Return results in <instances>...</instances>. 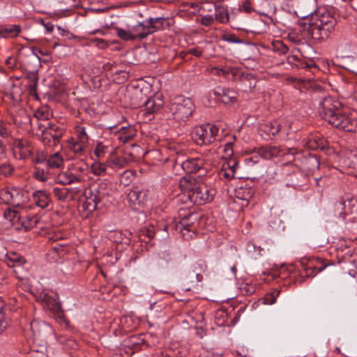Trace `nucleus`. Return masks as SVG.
I'll list each match as a JSON object with an SVG mask.
<instances>
[{
    "label": "nucleus",
    "instance_id": "79ce46f5",
    "mask_svg": "<svg viewBox=\"0 0 357 357\" xmlns=\"http://www.w3.org/2000/svg\"><path fill=\"white\" fill-rule=\"evenodd\" d=\"M222 40L230 43L241 44L243 43L242 40L234 34H225L222 36Z\"/></svg>",
    "mask_w": 357,
    "mask_h": 357
},
{
    "label": "nucleus",
    "instance_id": "338daca9",
    "mask_svg": "<svg viewBox=\"0 0 357 357\" xmlns=\"http://www.w3.org/2000/svg\"><path fill=\"white\" fill-rule=\"evenodd\" d=\"M147 235H148L149 238H153L154 236V233L152 230H148Z\"/></svg>",
    "mask_w": 357,
    "mask_h": 357
},
{
    "label": "nucleus",
    "instance_id": "603ef678",
    "mask_svg": "<svg viewBox=\"0 0 357 357\" xmlns=\"http://www.w3.org/2000/svg\"><path fill=\"white\" fill-rule=\"evenodd\" d=\"M222 74L224 75H229L231 74L232 77H235L237 75L238 70L234 68H229L225 67L221 69Z\"/></svg>",
    "mask_w": 357,
    "mask_h": 357
},
{
    "label": "nucleus",
    "instance_id": "c03bdc74",
    "mask_svg": "<svg viewBox=\"0 0 357 357\" xmlns=\"http://www.w3.org/2000/svg\"><path fill=\"white\" fill-rule=\"evenodd\" d=\"M9 135L10 130L7 124L3 121H0V136L5 138L8 137Z\"/></svg>",
    "mask_w": 357,
    "mask_h": 357
},
{
    "label": "nucleus",
    "instance_id": "7ed1b4c3",
    "mask_svg": "<svg viewBox=\"0 0 357 357\" xmlns=\"http://www.w3.org/2000/svg\"><path fill=\"white\" fill-rule=\"evenodd\" d=\"M179 186L184 193H187L190 202L197 205L211 202L215 193L214 189L191 176L182 178Z\"/></svg>",
    "mask_w": 357,
    "mask_h": 357
},
{
    "label": "nucleus",
    "instance_id": "3c124183",
    "mask_svg": "<svg viewBox=\"0 0 357 357\" xmlns=\"http://www.w3.org/2000/svg\"><path fill=\"white\" fill-rule=\"evenodd\" d=\"M214 21L213 17L211 15H206L201 19V24L204 26L211 25Z\"/></svg>",
    "mask_w": 357,
    "mask_h": 357
},
{
    "label": "nucleus",
    "instance_id": "4468645a",
    "mask_svg": "<svg viewBox=\"0 0 357 357\" xmlns=\"http://www.w3.org/2000/svg\"><path fill=\"white\" fill-rule=\"evenodd\" d=\"M304 146L310 149H324L328 147V142L319 134L312 135L302 141Z\"/></svg>",
    "mask_w": 357,
    "mask_h": 357
},
{
    "label": "nucleus",
    "instance_id": "a19ab883",
    "mask_svg": "<svg viewBox=\"0 0 357 357\" xmlns=\"http://www.w3.org/2000/svg\"><path fill=\"white\" fill-rule=\"evenodd\" d=\"M77 140L82 142V143L89 142V136L86 132L85 128L82 127L77 129V137L75 138Z\"/></svg>",
    "mask_w": 357,
    "mask_h": 357
},
{
    "label": "nucleus",
    "instance_id": "7c9ffc66",
    "mask_svg": "<svg viewBox=\"0 0 357 357\" xmlns=\"http://www.w3.org/2000/svg\"><path fill=\"white\" fill-rule=\"evenodd\" d=\"M293 266H287L286 265H282L279 268V270L275 271L273 273V278H280L282 279H285L288 277L289 274L293 271Z\"/></svg>",
    "mask_w": 357,
    "mask_h": 357
},
{
    "label": "nucleus",
    "instance_id": "e433bc0d",
    "mask_svg": "<svg viewBox=\"0 0 357 357\" xmlns=\"http://www.w3.org/2000/svg\"><path fill=\"white\" fill-rule=\"evenodd\" d=\"M52 249L59 256H63L69 251L70 247L66 243H56L54 245H52Z\"/></svg>",
    "mask_w": 357,
    "mask_h": 357
},
{
    "label": "nucleus",
    "instance_id": "cd10ccee",
    "mask_svg": "<svg viewBox=\"0 0 357 357\" xmlns=\"http://www.w3.org/2000/svg\"><path fill=\"white\" fill-rule=\"evenodd\" d=\"M52 116L48 107L41 106L34 112V117L38 121H47Z\"/></svg>",
    "mask_w": 357,
    "mask_h": 357
},
{
    "label": "nucleus",
    "instance_id": "5701e85b",
    "mask_svg": "<svg viewBox=\"0 0 357 357\" xmlns=\"http://www.w3.org/2000/svg\"><path fill=\"white\" fill-rule=\"evenodd\" d=\"M162 105L163 101L159 98H149L144 103L146 109L149 113L151 114L155 113L160 110Z\"/></svg>",
    "mask_w": 357,
    "mask_h": 357
},
{
    "label": "nucleus",
    "instance_id": "a211bd4d",
    "mask_svg": "<svg viewBox=\"0 0 357 357\" xmlns=\"http://www.w3.org/2000/svg\"><path fill=\"white\" fill-rule=\"evenodd\" d=\"M33 199L36 204L41 208H47L51 202L50 195L45 190L35 191Z\"/></svg>",
    "mask_w": 357,
    "mask_h": 357
},
{
    "label": "nucleus",
    "instance_id": "c756f323",
    "mask_svg": "<svg viewBox=\"0 0 357 357\" xmlns=\"http://www.w3.org/2000/svg\"><path fill=\"white\" fill-rule=\"evenodd\" d=\"M281 126H282V125L279 123V121H273L265 125L264 130L268 135L274 136L280 132V129L282 128Z\"/></svg>",
    "mask_w": 357,
    "mask_h": 357
},
{
    "label": "nucleus",
    "instance_id": "5fc2aeb1",
    "mask_svg": "<svg viewBox=\"0 0 357 357\" xmlns=\"http://www.w3.org/2000/svg\"><path fill=\"white\" fill-rule=\"evenodd\" d=\"M40 24L45 27L47 32H52L54 30V25L50 22H45L41 19Z\"/></svg>",
    "mask_w": 357,
    "mask_h": 357
},
{
    "label": "nucleus",
    "instance_id": "6e6552de",
    "mask_svg": "<svg viewBox=\"0 0 357 357\" xmlns=\"http://www.w3.org/2000/svg\"><path fill=\"white\" fill-rule=\"evenodd\" d=\"M219 128L216 126L206 123L195 128L192 138L198 145H208L216 140Z\"/></svg>",
    "mask_w": 357,
    "mask_h": 357
},
{
    "label": "nucleus",
    "instance_id": "bb28decb",
    "mask_svg": "<svg viewBox=\"0 0 357 357\" xmlns=\"http://www.w3.org/2000/svg\"><path fill=\"white\" fill-rule=\"evenodd\" d=\"M47 307L49 310L52 312L55 316L56 319L59 322L65 321V317L63 314V312L61 309V305L59 302H55L53 304H47Z\"/></svg>",
    "mask_w": 357,
    "mask_h": 357
},
{
    "label": "nucleus",
    "instance_id": "ddd939ff",
    "mask_svg": "<svg viewBox=\"0 0 357 357\" xmlns=\"http://www.w3.org/2000/svg\"><path fill=\"white\" fill-rule=\"evenodd\" d=\"M214 94L219 101L226 105L233 103L236 100V92L232 89L218 86L214 89Z\"/></svg>",
    "mask_w": 357,
    "mask_h": 357
},
{
    "label": "nucleus",
    "instance_id": "aec40b11",
    "mask_svg": "<svg viewBox=\"0 0 357 357\" xmlns=\"http://www.w3.org/2000/svg\"><path fill=\"white\" fill-rule=\"evenodd\" d=\"M88 144L72 137L67 141V147L69 150L77 155H82Z\"/></svg>",
    "mask_w": 357,
    "mask_h": 357
},
{
    "label": "nucleus",
    "instance_id": "052dcab7",
    "mask_svg": "<svg viewBox=\"0 0 357 357\" xmlns=\"http://www.w3.org/2000/svg\"><path fill=\"white\" fill-rule=\"evenodd\" d=\"M112 162L114 165L117 166L119 167H122L123 165L121 162V160L119 158H114L112 160Z\"/></svg>",
    "mask_w": 357,
    "mask_h": 357
},
{
    "label": "nucleus",
    "instance_id": "4d7b16f0",
    "mask_svg": "<svg viewBox=\"0 0 357 357\" xmlns=\"http://www.w3.org/2000/svg\"><path fill=\"white\" fill-rule=\"evenodd\" d=\"M180 225H181L179 226V227L181 228V233H182L183 235H185V233H184V231H188V232H189V231H192V229H191L189 225H185V220H183L180 223Z\"/></svg>",
    "mask_w": 357,
    "mask_h": 357
},
{
    "label": "nucleus",
    "instance_id": "6ab92c4d",
    "mask_svg": "<svg viewBox=\"0 0 357 357\" xmlns=\"http://www.w3.org/2000/svg\"><path fill=\"white\" fill-rule=\"evenodd\" d=\"M47 125H43L39 123L38 129L40 132V135L43 137V140L45 143L46 142L50 143L53 141L54 144H56L59 142V137L55 135L52 133V129L49 127L50 123H47Z\"/></svg>",
    "mask_w": 357,
    "mask_h": 357
},
{
    "label": "nucleus",
    "instance_id": "39448f33",
    "mask_svg": "<svg viewBox=\"0 0 357 357\" xmlns=\"http://www.w3.org/2000/svg\"><path fill=\"white\" fill-rule=\"evenodd\" d=\"M29 201V192L22 188H6L0 191V202L10 204L22 210L31 208Z\"/></svg>",
    "mask_w": 357,
    "mask_h": 357
},
{
    "label": "nucleus",
    "instance_id": "6e6d98bb",
    "mask_svg": "<svg viewBox=\"0 0 357 357\" xmlns=\"http://www.w3.org/2000/svg\"><path fill=\"white\" fill-rule=\"evenodd\" d=\"M189 54H192L197 57H199L202 56V50L199 47H194L190 49L188 52Z\"/></svg>",
    "mask_w": 357,
    "mask_h": 357
},
{
    "label": "nucleus",
    "instance_id": "13d9d810",
    "mask_svg": "<svg viewBox=\"0 0 357 357\" xmlns=\"http://www.w3.org/2000/svg\"><path fill=\"white\" fill-rule=\"evenodd\" d=\"M92 11H94L95 13H103L108 10L107 7H101V8H91Z\"/></svg>",
    "mask_w": 357,
    "mask_h": 357
},
{
    "label": "nucleus",
    "instance_id": "c9c22d12",
    "mask_svg": "<svg viewBox=\"0 0 357 357\" xmlns=\"http://www.w3.org/2000/svg\"><path fill=\"white\" fill-rule=\"evenodd\" d=\"M33 175L36 179L43 182L47 181L49 178L47 170L39 167L35 168Z\"/></svg>",
    "mask_w": 357,
    "mask_h": 357
},
{
    "label": "nucleus",
    "instance_id": "864d4df0",
    "mask_svg": "<svg viewBox=\"0 0 357 357\" xmlns=\"http://www.w3.org/2000/svg\"><path fill=\"white\" fill-rule=\"evenodd\" d=\"M48 239L52 241L53 242H56L58 241H62L63 236L60 233L50 234L48 236Z\"/></svg>",
    "mask_w": 357,
    "mask_h": 357
},
{
    "label": "nucleus",
    "instance_id": "f03ea898",
    "mask_svg": "<svg viewBox=\"0 0 357 357\" xmlns=\"http://www.w3.org/2000/svg\"><path fill=\"white\" fill-rule=\"evenodd\" d=\"M341 104L331 96L324 98L319 107V115L335 128L345 132L357 131V118L340 109Z\"/></svg>",
    "mask_w": 357,
    "mask_h": 357
},
{
    "label": "nucleus",
    "instance_id": "69168bd1",
    "mask_svg": "<svg viewBox=\"0 0 357 357\" xmlns=\"http://www.w3.org/2000/svg\"><path fill=\"white\" fill-rule=\"evenodd\" d=\"M100 33L102 34L103 31L100 30V29H96V30H94V31L90 32L89 34L93 35V34H96V33Z\"/></svg>",
    "mask_w": 357,
    "mask_h": 357
},
{
    "label": "nucleus",
    "instance_id": "bf43d9fd",
    "mask_svg": "<svg viewBox=\"0 0 357 357\" xmlns=\"http://www.w3.org/2000/svg\"><path fill=\"white\" fill-rule=\"evenodd\" d=\"M197 265L199 267L200 270L202 271H206V267H207L206 262L204 261H199L197 264Z\"/></svg>",
    "mask_w": 357,
    "mask_h": 357
},
{
    "label": "nucleus",
    "instance_id": "58836bf2",
    "mask_svg": "<svg viewBox=\"0 0 357 357\" xmlns=\"http://www.w3.org/2000/svg\"><path fill=\"white\" fill-rule=\"evenodd\" d=\"M71 168L73 170V172L75 173V174H77L79 176H81L82 183L85 181V180H86L85 170L86 169V165H73L71 166Z\"/></svg>",
    "mask_w": 357,
    "mask_h": 357
},
{
    "label": "nucleus",
    "instance_id": "e2e57ef3",
    "mask_svg": "<svg viewBox=\"0 0 357 357\" xmlns=\"http://www.w3.org/2000/svg\"><path fill=\"white\" fill-rule=\"evenodd\" d=\"M246 291H247L248 294H252L254 293L255 290H254L252 287L248 286V289H246Z\"/></svg>",
    "mask_w": 357,
    "mask_h": 357
},
{
    "label": "nucleus",
    "instance_id": "49530a36",
    "mask_svg": "<svg viewBox=\"0 0 357 357\" xmlns=\"http://www.w3.org/2000/svg\"><path fill=\"white\" fill-rule=\"evenodd\" d=\"M239 10L246 13H250L254 8L252 6L251 1H243L242 4L239 5Z\"/></svg>",
    "mask_w": 357,
    "mask_h": 357
},
{
    "label": "nucleus",
    "instance_id": "9d476101",
    "mask_svg": "<svg viewBox=\"0 0 357 357\" xmlns=\"http://www.w3.org/2000/svg\"><path fill=\"white\" fill-rule=\"evenodd\" d=\"M13 152L17 158L24 160L33 153L31 143L24 139H16L13 142Z\"/></svg>",
    "mask_w": 357,
    "mask_h": 357
},
{
    "label": "nucleus",
    "instance_id": "20e7f679",
    "mask_svg": "<svg viewBox=\"0 0 357 357\" xmlns=\"http://www.w3.org/2000/svg\"><path fill=\"white\" fill-rule=\"evenodd\" d=\"M25 209L22 211L8 208L5 210L3 216L6 220L17 230L29 231L36 227L40 221V218L36 214H26Z\"/></svg>",
    "mask_w": 357,
    "mask_h": 357
},
{
    "label": "nucleus",
    "instance_id": "09e8293b",
    "mask_svg": "<svg viewBox=\"0 0 357 357\" xmlns=\"http://www.w3.org/2000/svg\"><path fill=\"white\" fill-rule=\"evenodd\" d=\"M8 326V321L4 317L1 307H0V333H1Z\"/></svg>",
    "mask_w": 357,
    "mask_h": 357
},
{
    "label": "nucleus",
    "instance_id": "0e129e2a",
    "mask_svg": "<svg viewBox=\"0 0 357 357\" xmlns=\"http://www.w3.org/2000/svg\"><path fill=\"white\" fill-rule=\"evenodd\" d=\"M67 344L68 346L71 347L72 348H74L76 344L75 342L73 340H69L68 341Z\"/></svg>",
    "mask_w": 357,
    "mask_h": 357
},
{
    "label": "nucleus",
    "instance_id": "dca6fc26",
    "mask_svg": "<svg viewBox=\"0 0 357 357\" xmlns=\"http://www.w3.org/2000/svg\"><path fill=\"white\" fill-rule=\"evenodd\" d=\"M318 261L317 259H310L307 262L306 264H305L304 262H301L302 274H305L306 277H314L318 273L323 271L325 268V266H317L315 264Z\"/></svg>",
    "mask_w": 357,
    "mask_h": 357
},
{
    "label": "nucleus",
    "instance_id": "37998d69",
    "mask_svg": "<svg viewBox=\"0 0 357 357\" xmlns=\"http://www.w3.org/2000/svg\"><path fill=\"white\" fill-rule=\"evenodd\" d=\"M279 123L282 125V128L280 129V132H284L286 135L289 134V130H291V123L290 121L284 119L278 120Z\"/></svg>",
    "mask_w": 357,
    "mask_h": 357
},
{
    "label": "nucleus",
    "instance_id": "2eb2a0df",
    "mask_svg": "<svg viewBox=\"0 0 357 357\" xmlns=\"http://www.w3.org/2000/svg\"><path fill=\"white\" fill-rule=\"evenodd\" d=\"M204 162L201 158H190L182 162L181 167L187 174H193L204 169Z\"/></svg>",
    "mask_w": 357,
    "mask_h": 357
},
{
    "label": "nucleus",
    "instance_id": "f3484780",
    "mask_svg": "<svg viewBox=\"0 0 357 357\" xmlns=\"http://www.w3.org/2000/svg\"><path fill=\"white\" fill-rule=\"evenodd\" d=\"M134 40L142 39L151 34L147 20L139 23L132 28Z\"/></svg>",
    "mask_w": 357,
    "mask_h": 357
},
{
    "label": "nucleus",
    "instance_id": "4c0bfd02",
    "mask_svg": "<svg viewBox=\"0 0 357 357\" xmlns=\"http://www.w3.org/2000/svg\"><path fill=\"white\" fill-rule=\"evenodd\" d=\"M122 132L119 135V139L123 143H126L131 139L134 135L133 130L129 128L123 127Z\"/></svg>",
    "mask_w": 357,
    "mask_h": 357
},
{
    "label": "nucleus",
    "instance_id": "f8f14e48",
    "mask_svg": "<svg viewBox=\"0 0 357 357\" xmlns=\"http://www.w3.org/2000/svg\"><path fill=\"white\" fill-rule=\"evenodd\" d=\"M56 181L63 185L82 183L81 176L75 174L71 167L58 174Z\"/></svg>",
    "mask_w": 357,
    "mask_h": 357
},
{
    "label": "nucleus",
    "instance_id": "4be33fe9",
    "mask_svg": "<svg viewBox=\"0 0 357 357\" xmlns=\"http://www.w3.org/2000/svg\"><path fill=\"white\" fill-rule=\"evenodd\" d=\"M31 329L34 336L40 337L43 332L50 331L51 328L45 322L34 320L31 323Z\"/></svg>",
    "mask_w": 357,
    "mask_h": 357
},
{
    "label": "nucleus",
    "instance_id": "ea45409f",
    "mask_svg": "<svg viewBox=\"0 0 357 357\" xmlns=\"http://www.w3.org/2000/svg\"><path fill=\"white\" fill-rule=\"evenodd\" d=\"M13 167L7 162L0 165V175L4 176H10L13 172Z\"/></svg>",
    "mask_w": 357,
    "mask_h": 357
},
{
    "label": "nucleus",
    "instance_id": "393cba45",
    "mask_svg": "<svg viewBox=\"0 0 357 357\" xmlns=\"http://www.w3.org/2000/svg\"><path fill=\"white\" fill-rule=\"evenodd\" d=\"M20 31L21 28L17 24L0 26V35L2 37H15L20 33Z\"/></svg>",
    "mask_w": 357,
    "mask_h": 357
},
{
    "label": "nucleus",
    "instance_id": "a18cd8bd",
    "mask_svg": "<svg viewBox=\"0 0 357 357\" xmlns=\"http://www.w3.org/2000/svg\"><path fill=\"white\" fill-rule=\"evenodd\" d=\"M91 43L100 49H105L109 45V43L107 40L100 38L93 39Z\"/></svg>",
    "mask_w": 357,
    "mask_h": 357
},
{
    "label": "nucleus",
    "instance_id": "1a4fd4ad",
    "mask_svg": "<svg viewBox=\"0 0 357 357\" xmlns=\"http://www.w3.org/2000/svg\"><path fill=\"white\" fill-rule=\"evenodd\" d=\"M5 262L8 267L14 268L16 277L22 280L24 271L23 265L26 262L24 258L16 252H8L5 256Z\"/></svg>",
    "mask_w": 357,
    "mask_h": 357
},
{
    "label": "nucleus",
    "instance_id": "8fccbe9b",
    "mask_svg": "<svg viewBox=\"0 0 357 357\" xmlns=\"http://www.w3.org/2000/svg\"><path fill=\"white\" fill-rule=\"evenodd\" d=\"M5 64L9 69L13 70L17 68V59L13 56H9L6 60Z\"/></svg>",
    "mask_w": 357,
    "mask_h": 357
},
{
    "label": "nucleus",
    "instance_id": "412c9836",
    "mask_svg": "<svg viewBox=\"0 0 357 357\" xmlns=\"http://www.w3.org/2000/svg\"><path fill=\"white\" fill-rule=\"evenodd\" d=\"M145 197V192L135 188L131 190L127 195V198L130 204L132 206L140 204Z\"/></svg>",
    "mask_w": 357,
    "mask_h": 357
},
{
    "label": "nucleus",
    "instance_id": "de8ad7c7",
    "mask_svg": "<svg viewBox=\"0 0 357 357\" xmlns=\"http://www.w3.org/2000/svg\"><path fill=\"white\" fill-rule=\"evenodd\" d=\"M258 153L264 159H270L273 156L271 151L265 147H261L259 149Z\"/></svg>",
    "mask_w": 357,
    "mask_h": 357
},
{
    "label": "nucleus",
    "instance_id": "774afa93",
    "mask_svg": "<svg viewBox=\"0 0 357 357\" xmlns=\"http://www.w3.org/2000/svg\"><path fill=\"white\" fill-rule=\"evenodd\" d=\"M250 197H251V196H250V193L248 192L246 195H245V196H243V197H240V198H241V199H244V200H247V199H248L249 198H250Z\"/></svg>",
    "mask_w": 357,
    "mask_h": 357
},
{
    "label": "nucleus",
    "instance_id": "c85d7f7f",
    "mask_svg": "<svg viewBox=\"0 0 357 357\" xmlns=\"http://www.w3.org/2000/svg\"><path fill=\"white\" fill-rule=\"evenodd\" d=\"M71 190L70 188L55 187L53 188V193L58 200L63 202L69 198Z\"/></svg>",
    "mask_w": 357,
    "mask_h": 357
},
{
    "label": "nucleus",
    "instance_id": "0eeeda50",
    "mask_svg": "<svg viewBox=\"0 0 357 357\" xmlns=\"http://www.w3.org/2000/svg\"><path fill=\"white\" fill-rule=\"evenodd\" d=\"M109 185L105 181L91 185L89 188L85 190L84 193L86 199L85 204L87 209L89 211L96 210L98 204L109 195Z\"/></svg>",
    "mask_w": 357,
    "mask_h": 357
},
{
    "label": "nucleus",
    "instance_id": "2f4dec72",
    "mask_svg": "<svg viewBox=\"0 0 357 357\" xmlns=\"http://www.w3.org/2000/svg\"><path fill=\"white\" fill-rule=\"evenodd\" d=\"M114 29L116 31V35L121 39L124 40H135L132 28L130 29L126 30L122 28L116 27Z\"/></svg>",
    "mask_w": 357,
    "mask_h": 357
},
{
    "label": "nucleus",
    "instance_id": "9b49d317",
    "mask_svg": "<svg viewBox=\"0 0 357 357\" xmlns=\"http://www.w3.org/2000/svg\"><path fill=\"white\" fill-rule=\"evenodd\" d=\"M238 167V164L234 159L223 162L222 167L218 172L219 178L227 181L234 178Z\"/></svg>",
    "mask_w": 357,
    "mask_h": 357
},
{
    "label": "nucleus",
    "instance_id": "72a5a7b5",
    "mask_svg": "<svg viewBox=\"0 0 357 357\" xmlns=\"http://www.w3.org/2000/svg\"><path fill=\"white\" fill-rule=\"evenodd\" d=\"M108 151V146L102 142H98L94 148L93 153L97 160H100L105 155Z\"/></svg>",
    "mask_w": 357,
    "mask_h": 357
},
{
    "label": "nucleus",
    "instance_id": "473e14b6",
    "mask_svg": "<svg viewBox=\"0 0 357 357\" xmlns=\"http://www.w3.org/2000/svg\"><path fill=\"white\" fill-rule=\"evenodd\" d=\"M215 19L221 23H226L229 20L228 12L223 7H215Z\"/></svg>",
    "mask_w": 357,
    "mask_h": 357
},
{
    "label": "nucleus",
    "instance_id": "f704fd0d",
    "mask_svg": "<svg viewBox=\"0 0 357 357\" xmlns=\"http://www.w3.org/2000/svg\"><path fill=\"white\" fill-rule=\"evenodd\" d=\"M91 172L96 176H101L107 170V165L105 163L96 161L91 166Z\"/></svg>",
    "mask_w": 357,
    "mask_h": 357
},
{
    "label": "nucleus",
    "instance_id": "a878e982",
    "mask_svg": "<svg viewBox=\"0 0 357 357\" xmlns=\"http://www.w3.org/2000/svg\"><path fill=\"white\" fill-rule=\"evenodd\" d=\"M149 29H151V33L163 29L165 19L164 17H150L147 20Z\"/></svg>",
    "mask_w": 357,
    "mask_h": 357
},
{
    "label": "nucleus",
    "instance_id": "f257e3e1",
    "mask_svg": "<svg viewBox=\"0 0 357 357\" xmlns=\"http://www.w3.org/2000/svg\"><path fill=\"white\" fill-rule=\"evenodd\" d=\"M297 10H289L297 17L306 19L311 16L309 20L307 31L314 40H324L334 30L336 20L328 13L319 15L314 8H307L305 4L297 6Z\"/></svg>",
    "mask_w": 357,
    "mask_h": 357
},
{
    "label": "nucleus",
    "instance_id": "680f3d73",
    "mask_svg": "<svg viewBox=\"0 0 357 357\" xmlns=\"http://www.w3.org/2000/svg\"><path fill=\"white\" fill-rule=\"evenodd\" d=\"M195 277H196V282H201L203 279V276L199 273H195Z\"/></svg>",
    "mask_w": 357,
    "mask_h": 357
},
{
    "label": "nucleus",
    "instance_id": "423d86ee",
    "mask_svg": "<svg viewBox=\"0 0 357 357\" xmlns=\"http://www.w3.org/2000/svg\"><path fill=\"white\" fill-rule=\"evenodd\" d=\"M169 109L175 120L185 121L192 116L195 105L190 98L178 96L170 100Z\"/></svg>",
    "mask_w": 357,
    "mask_h": 357
},
{
    "label": "nucleus",
    "instance_id": "b1692460",
    "mask_svg": "<svg viewBox=\"0 0 357 357\" xmlns=\"http://www.w3.org/2000/svg\"><path fill=\"white\" fill-rule=\"evenodd\" d=\"M47 164L49 167L56 169L63 167L64 161L62 155L59 152H56L49 156Z\"/></svg>",
    "mask_w": 357,
    "mask_h": 357
}]
</instances>
